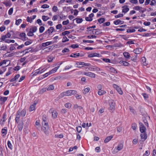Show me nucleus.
I'll use <instances>...</instances> for the list:
<instances>
[{
	"mask_svg": "<svg viewBox=\"0 0 156 156\" xmlns=\"http://www.w3.org/2000/svg\"><path fill=\"white\" fill-rule=\"evenodd\" d=\"M26 110L25 109H20L17 112L15 118L16 122L18 123L20 117H24L26 114Z\"/></svg>",
	"mask_w": 156,
	"mask_h": 156,
	"instance_id": "1",
	"label": "nucleus"
},
{
	"mask_svg": "<svg viewBox=\"0 0 156 156\" xmlns=\"http://www.w3.org/2000/svg\"><path fill=\"white\" fill-rule=\"evenodd\" d=\"M115 103L113 100H112L109 102L110 107L109 110L110 112H112L115 110Z\"/></svg>",
	"mask_w": 156,
	"mask_h": 156,
	"instance_id": "2",
	"label": "nucleus"
},
{
	"mask_svg": "<svg viewBox=\"0 0 156 156\" xmlns=\"http://www.w3.org/2000/svg\"><path fill=\"white\" fill-rule=\"evenodd\" d=\"M123 145L121 143L119 144L117 147L114 150L113 153H115L121 150L123 148Z\"/></svg>",
	"mask_w": 156,
	"mask_h": 156,
	"instance_id": "3",
	"label": "nucleus"
},
{
	"mask_svg": "<svg viewBox=\"0 0 156 156\" xmlns=\"http://www.w3.org/2000/svg\"><path fill=\"white\" fill-rule=\"evenodd\" d=\"M88 32H90V33L91 34V32H92V33L93 34H95L96 35H98L99 34L102 33L101 30L99 29L91 30L90 29L88 30Z\"/></svg>",
	"mask_w": 156,
	"mask_h": 156,
	"instance_id": "4",
	"label": "nucleus"
},
{
	"mask_svg": "<svg viewBox=\"0 0 156 156\" xmlns=\"http://www.w3.org/2000/svg\"><path fill=\"white\" fill-rule=\"evenodd\" d=\"M65 92L66 96H69L76 94L77 93V91L75 90H69L66 91Z\"/></svg>",
	"mask_w": 156,
	"mask_h": 156,
	"instance_id": "5",
	"label": "nucleus"
},
{
	"mask_svg": "<svg viewBox=\"0 0 156 156\" xmlns=\"http://www.w3.org/2000/svg\"><path fill=\"white\" fill-rule=\"evenodd\" d=\"M54 29L53 27H51L48 28V29L45 31L44 33L43 34L44 35L47 34L48 33L49 35L51 34L54 31Z\"/></svg>",
	"mask_w": 156,
	"mask_h": 156,
	"instance_id": "6",
	"label": "nucleus"
},
{
	"mask_svg": "<svg viewBox=\"0 0 156 156\" xmlns=\"http://www.w3.org/2000/svg\"><path fill=\"white\" fill-rule=\"evenodd\" d=\"M84 74L91 78H94L95 77V74L90 72H84Z\"/></svg>",
	"mask_w": 156,
	"mask_h": 156,
	"instance_id": "7",
	"label": "nucleus"
},
{
	"mask_svg": "<svg viewBox=\"0 0 156 156\" xmlns=\"http://www.w3.org/2000/svg\"><path fill=\"white\" fill-rule=\"evenodd\" d=\"M140 129L141 133L146 132V129L142 123H140Z\"/></svg>",
	"mask_w": 156,
	"mask_h": 156,
	"instance_id": "8",
	"label": "nucleus"
},
{
	"mask_svg": "<svg viewBox=\"0 0 156 156\" xmlns=\"http://www.w3.org/2000/svg\"><path fill=\"white\" fill-rule=\"evenodd\" d=\"M19 36L21 37L20 39L23 41H25L28 39V38L26 37L25 33H24L23 32L20 33Z\"/></svg>",
	"mask_w": 156,
	"mask_h": 156,
	"instance_id": "9",
	"label": "nucleus"
},
{
	"mask_svg": "<svg viewBox=\"0 0 156 156\" xmlns=\"http://www.w3.org/2000/svg\"><path fill=\"white\" fill-rule=\"evenodd\" d=\"M113 87L115 88L118 92L120 94H122V90L121 88L118 86L116 84H114L113 85Z\"/></svg>",
	"mask_w": 156,
	"mask_h": 156,
	"instance_id": "10",
	"label": "nucleus"
},
{
	"mask_svg": "<svg viewBox=\"0 0 156 156\" xmlns=\"http://www.w3.org/2000/svg\"><path fill=\"white\" fill-rule=\"evenodd\" d=\"M23 121H21L20 122H19L18 125V127L19 130L21 131L23 127Z\"/></svg>",
	"mask_w": 156,
	"mask_h": 156,
	"instance_id": "11",
	"label": "nucleus"
},
{
	"mask_svg": "<svg viewBox=\"0 0 156 156\" xmlns=\"http://www.w3.org/2000/svg\"><path fill=\"white\" fill-rule=\"evenodd\" d=\"M7 98L0 96V104H3L7 100Z\"/></svg>",
	"mask_w": 156,
	"mask_h": 156,
	"instance_id": "12",
	"label": "nucleus"
},
{
	"mask_svg": "<svg viewBox=\"0 0 156 156\" xmlns=\"http://www.w3.org/2000/svg\"><path fill=\"white\" fill-rule=\"evenodd\" d=\"M128 6L127 5H125L123 6L122 8L123 9L122 10V12H123L126 13L129 11V9L128 8Z\"/></svg>",
	"mask_w": 156,
	"mask_h": 156,
	"instance_id": "13",
	"label": "nucleus"
},
{
	"mask_svg": "<svg viewBox=\"0 0 156 156\" xmlns=\"http://www.w3.org/2000/svg\"><path fill=\"white\" fill-rule=\"evenodd\" d=\"M36 103H34L32 105L30 106V108L29 109V111L30 112H31L35 110V106L36 105Z\"/></svg>",
	"mask_w": 156,
	"mask_h": 156,
	"instance_id": "14",
	"label": "nucleus"
},
{
	"mask_svg": "<svg viewBox=\"0 0 156 156\" xmlns=\"http://www.w3.org/2000/svg\"><path fill=\"white\" fill-rule=\"evenodd\" d=\"M141 138L142 139H144V140H145L147 138V134L146 132L141 133L140 134Z\"/></svg>",
	"mask_w": 156,
	"mask_h": 156,
	"instance_id": "15",
	"label": "nucleus"
},
{
	"mask_svg": "<svg viewBox=\"0 0 156 156\" xmlns=\"http://www.w3.org/2000/svg\"><path fill=\"white\" fill-rule=\"evenodd\" d=\"M142 49L140 48H138L135 49L134 51V52L136 54H139L142 51Z\"/></svg>",
	"mask_w": 156,
	"mask_h": 156,
	"instance_id": "16",
	"label": "nucleus"
},
{
	"mask_svg": "<svg viewBox=\"0 0 156 156\" xmlns=\"http://www.w3.org/2000/svg\"><path fill=\"white\" fill-rule=\"evenodd\" d=\"M124 23V21L119 20H115L114 21V23L116 25H118L119 24H123Z\"/></svg>",
	"mask_w": 156,
	"mask_h": 156,
	"instance_id": "17",
	"label": "nucleus"
},
{
	"mask_svg": "<svg viewBox=\"0 0 156 156\" xmlns=\"http://www.w3.org/2000/svg\"><path fill=\"white\" fill-rule=\"evenodd\" d=\"M59 67V66L56 67L53 69L52 70H51L49 72V73L50 74H52L53 73H55L57 70L58 69V68Z\"/></svg>",
	"mask_w": 156,
	"mask_h": 156,
	"instance_id": "18",
	"label": "nucleus"
},
{
	"mask_svg": "<svg viewBox=\"0 0 156 156\" xmlns=\"http://www.w3.org/2000/svg\"><path fill=\"white\" fill-rule=\"evenodd\" d=\"M113 137L112 136H108L104 140V142L105 143H107Z\"/></svg>",
	"mask_w": 156,
	"mask_h": 156,
	"instance_id": "19",
	"label": "nucleus"
},
{
	"mask_svg": "<svg viewBox=\"0 0 156 156\" xmlns=\"http://www.w3.org/2000/svg\"><path fill=\"white\" fill-rule=\"evenodd\" d=\"M119 63L126 66H127L129 64L128 62L123 61H120L119 62Z\"/></svg>",
	"mask_w": 156,
	"mask_h": 156,
	"instance_id": "20",
	"label": "nucleus"
},
{
	"mask_svg": "<svg viewBox=\"0 0 156 156\" xmlns=\"http://www.w3.org/2000/svg\"><path fill=\"white\" fill-rule=\"evenodd\" d=\"M43 129L44 131V132L46 134H47L48 133V126H43Z\"/></svg>",
	"mask_w": 156,
	"mask_h": 156,
	"instance_id": "21",
	"label": "nucleus"
},
{
	"mask_svg": "<svg viewBox=\"0 0 156 156\" xmlns=\"http://www.w3.org/2000/svg\"><path fill=\"white\" fill-rule=\"evenodd\" d=\"M51 42H47L45 43H42V46L43 47H45L48 46L51 44Z\"/></svg>",
	"mask_w": 156,
	"mask_h": 156,
	"instance_id": "22",
	"label": "nucleus"
},
{
	"mask_svg": "<svg viewBox=\"0 0 156 156\" xmlns=\"http://www.w3.org/2000/svg\"><path fill=\"white\" fill-rule=\"evenodd\" d=\"M99 54L97 53H92L89 54L88 55V57L89 58H91L94 57H98V56Z\"/></svg>",
	"mask_w": 156,
	"mask_h": 156,
	"instance_id": "23",
	"label": "nucleus"
},
{
	"mask_svg": "<svg viewBox=\"0 0 156 156\" xmlns=\"http://www.w3.org/2000/svg\"><path fill=\"white\" fill-rule=\"evenodd\" d=\"M123 55L125 58H128L130 57V55L128 52H125L123 53Z\"/></svg>",
	"mask_w": 156,
	"mask_h": 156,
	"instance_id": "24",
	"label": "nucleus"
},
{
	"mask_svg": "<svg viewBox=\"0 0 156 156\" xmlns=\"http://www.w3.org/2000/svg\"><path fill=\"white\" fill-rule=\"evenodd\" d=\"M2 118L3 119H1V124H3L5 121V120L6 118V114L5 113H4L3 114Z\"/></svg>",
	"mask_w": 156,
	"mask_h": 156,
	"instance_id": "25",
	"label": "nucleus"
},
{
	"mask_svg": "<svg viewBox=\"0 0 156 156\" xmlns=\"http://www.w3.org/2000/svg\"><path fill=\"white\" fill-rule=\"evenodd\" d=\"M33 33L36 32L37 30V28L36 26H34L30 29V30Z\"/></svg>",
	"mask_w": 156,
	"mask_h": 156,
	"instance_id": "26",
	"label": "nucleus"
},
{
	"mask_svg": "<svg viewBox=\"0 0 156 156\" xmlns=\"http://www.w3.org/2000/svg\"><path fill=\"white\" fill-rule=\"evenodd\" d=\"M58 115V113L57 112L55 111L52 114V116L53 119H55Z\"/></svg>",
	"mask_w": 156,
	"mask_h": 156,
	"instance_id": "27",
	"label": "nucleus"
},
{
	"mask_svg": "<svg viewBox=\"0 0 156 156\" xmlns=\"http://www.w3.org/2000/svg\"><path fill=\"white\" fill-rule=\"evenodd\" d=\"M106 93V92L103 90H100L98 92V94L99 95H101L103 94H105Z\"/></svg>",
	"mask_w": 156,
	"mask_h": 156,
	"instance_id": "28",
	"label": "nucleus"
},
{
	"mask_svg": "<svg viewBox=\"0 0 156 156\" xmlns=\"http://www.w3.org/2000/svg\"><path fill=\"white\" fill-rule=\"evenodd\" d=\"M74 20H76V22L77 23H81L83 21V20L82 18H76Z\"/></svg>",
	"mask_w": 156,
	"mask_h": 156,
	"instance_id": "29",
	"label": "nucleus"
},
{
	"mask_svg": "<svg viewBox=\"0 0 156 156\" xmlns=\"http://www.w3.org/2000/svg\"><path fill=\"white\" fill-rule=\"evenodd\" d=\"M141 60L142 64L146 66L147 65V64L146 62V59L145 57H142L141 58Z\"/></svg>",
	"mask_w": 156,
	"mask_h": 156,
	"instance_id": "30",
	"label": "nucleus"
},
{
	"mask_svg": "<svg viewBox=\"0 0 156 156\" xmlns=\"http://www.w3.org/2000/svg\"><path fill=\"white\" fill-rule=\"evenodd\" d=\"M84 64H85V63L82 62H78L76 63V65L78 66L79 65H83L82 66H77V67L81 68L84 66Z\"/></svg>",
	"mask_w": 156,
	"mask_h": 156,
	"instance_id": "31",
	"label": "nucleus"
},
{
	"mask_svg": "<svg viewBox=\"0 0 156 156\" xmlns=\"http://www.w3.org/2000/svg\"><path fill=\"white\" fill-rule=\"evenodd\" d=\"M22 22L21 19H19L18 20H16L15 24L17 26H18Z\"/></svg>",
	"mask_w": 156,
	"mask_h": 156,
	"instance_id": "32",
	"label": "nucleus"
},
{
	"mask_svg": "<svg viewBox=\"0 0 156 156\" xmlns=\"http://www.w3.org/2000/svg\"><path fill=\"white\" fill-rule=\"evenodd\" d=\"M49 17L47 16H42V19L44 21H46L49 19Z\"/></svg>",
	"mask_w": 156,
	"mask_h": 156,
	"instance_id": "33",
	"label": "nucleus"
},
{
	"mask_svg": "<svg viewBox=\"0 0 156 156\" xmlns=\"http://www.w3.org/2000/svg\"><path fill=\"white\" fill-rule=\"evenodd\" d=\"M54 87L52 85H49L47 88L48 90H50L54 89Z\"/></svg>",
	"mask_w": 156,
	"mask_h": 156,
	"instance_id": "34",
	"label": "nucleus"
},
{
	"mask_svg": "<svg viewBox=\"0 0 156 156\" xmlns=\"http://www.w3.org/2000/svg\"><path fill=\"white\" fill-rule=\"evenodd\" d=\"M98 22L100 23L101 24L105 21V19L104 18H101L98 20Z\"/></svg>",
	"mask_w": 156,
	"mask_h": 156,
	"instance_id": "35",
	"label": "nucleus"
},
{
	"mask_svg": "<svg viewBox=\"0 0 156 156\" xmlns=\"http://www.w3.org/2000/svg\"><path fill=\"white\" fill-rule=\"evenodd\" d=\"M7 130L6 129H3L2 130V133L3 135V136H5L7 133Z\"/></svg>",
	"mask_w": 156,
	"mask_h": 156,
	"instance_id": "36",
	"label": "nucleus"
},
{
	"mask_svg": "<svg viewBox=\"0 0 156 156\" xmlns=\"http://www.w3.org/2000/svg\"><path fill=\"white\" fill-rule=\"evenodd\" d=\"M90 90V88L89 87L86 88L84 90V91L83 92V93L84 94H86V93L88 92Z\"/></svg>",
	"mask_w": 156,
	"mask_h": 156,
	"instance_id": "37",
	"label": "nucleus"
},
{
	"mask_svg": "<svg viewBox=\"0 0 156 156\" xmlns=\"http://www.w3.org/2000/svg\"><path fill=\"white\" fill-rule=\"evenodd\" d=\"M64 96H66V94L65 92H64L61 94L59 95V98H61L63 97Z\"/></svg>",
	"mask_w": 156,
	"mask_h": 156,
	"instance_id": "38",
	"label": "nucleus"
},
{
	"mask_svg": "<svg viewBox=\"0 0 156 156\" xmlns=\"http://www.w3.org/2000/svg\"><path fill=\"white\" fill-rule=\"evenodd\" d=\"M143 9L142 7H140L139 6H137L133 7V9H135L136 10H140V9Z\"/></svg>",
	"mask_w": 156,
	"mask_h": 156,
	"instance_id": "39",
	"label": "nucleus"
},
{
	"mask_svg": "<svg viewBox=\"0 0 156 156\" xmlns=\"http://www.w3.org/2000/svg\"><path fill=\"white\" fill-rule=\"evenodd\" d=\"M44 29L45 28L44 27L41 26L39 28V32H40V33H42L43 32V31L44 30Z\"/></svg>",
	"mask_w": 156,
	"mask_h": 156,
	"instance_id": "40",
	"label": "nucleus"
},
{
	"mask_svg": "<svg viewBox=\"0 0 156 156\" xmlns=\"http://www.w3.org/2000/svg\"><path fill=\"white\" fill-rule=\"evenodd\" d=\"M83 41L84 43H93L94 42V41H92V40H83Z\"/></svg>",
	"mask_w": 156,
	"mask_h": 156,
	"instance_id": "41",
	"label": "nucleus"
},
{
	"mask_svg": "<svg viewBox=\"0 0 156 156\" xmlns=\"http://www.w3.org/2000/svg\"><path fill=\"white\" fill-rule=\"evenodd\" d=\"M65 106L67 108H69L71 107V104L69 103H66L65 105Z\"/></svg>",
	"mask_w": 156,
	"mask_h": 156,
	"instance_id": "42",
	"label": "nucleus"
},
{
	"mask_svg": "<svg viewBox=\"0 0 156 156\" xmlns=\"http://www.w3.org/2000/svg\"><path fill=\"white\" fill-rule=\"evenodd\" d=\"M131 59L132 61L135 62L137 59V55H136L135 56L132 57Z\"/></svg>",
	"mask_w": 156,
	"mask_h": 156,
	"instance_id": "43",
	"label": "nucleus"
},
{
	"mask_svg": "<svg viewBox=\"0 0 156 156\" xmlns=\"http://www.w3.org/2000/svg\"><path fill=\"white\" fill-rule=\"evenodd\" d=\"M7 145L8 146V147L11 149H12V145L10 143V142L9 141H8L7 143Z\"/></svg>",
	"mask_w": 156,
	"mask_h": 156,
	"instance_id": "44",
	"label": "nucleus"
},
{
	"mask_svg": "<svg viewBox=\"0 0 156 156\" xmlns=\"http://www.w3.org/2000/svg\"><path fill=\"white\" fill-rule=\"evenodd\" d=\"M129 108L131 112H132L134 114L135 113V111L134 109L132 107L129 106Z\"/></svg>",
	"mask_w": 156,
	"mask_h": 156,
	"instance_id": "45",
	"label": "nucleus"
},
{
	"mask_svg": "<svg viewBox=\"0 0 156 156\" xmlns=\"http://www.w3.org/2000/svg\"><path fill=\"white\" fill-rule=\"evenodd\" d=\"M79 45L77 44H73L71 46V47L73 48H78Z\"/></svg>",
	"mask_w": 156,
	"mask_h": 156,
	"instance_id": "46",
	"label": "nucleus"
},
{
	"mask_svg": "<svg viewBox=\"0 0 156 156\" xmlns=\"http://www.w3.org/2000/svg\"><path fill=\"white\" fill-rule=\"evenodd\" d=\"M142 94L145 99H147L148 98V95L145 93H143Z\"/></svg>",
	"mask_w": 156,
	"mask_h": 156,
	"instance_id": "47",
	"label": "nucleus"
},
{
	"mask_svg": "<svg viewBox=\"0 0 156 156\" xmlns=\"http://www.w3.org/2000/svg\"><path fill=\"white\" fill-rule=\"evenodd\" d=\"M37 8H35L34 9H33L31 10H28L27 12L28 13H30V12H37Z\"/></svg>",
	"mask_w": 156,
	"mask_h": 156,
	"instance_id": "48",
	"label": "nucleus"
},
{
	"mask_svg": "<svg viewBox=\"0 0 156 156\" xmlns=\"http://www.w3.org/2000/svg\"><path fill=\"white\" fill-rule=\"evenodd\" d=\"M32 48H30L27 49H26L25 50V54H26L28 53L29 52L31 51L32 50Z\"/></svg>",
	"mask_w": 156,
	"mask_h": 156,
	"instance_id": "49",
	"label": "nucleus"
},
{
	"mask_svg": "<svg viewBox=\"0 0 156 156\" xmlns=\"http://www.w3.org/2000/svg\"><path fill=\"white\" fill-rule=\"evenodd\" d=\"M137 127L136 124L135 123H134L132 124V129L134 130H135L136 129V127Z\"/></svg>",
	"mask_w": 156,
	"mask_h": 156,
	"instance_id": "50",
	"label": "nucleus"
},
{
	"mask_svg": "<svg viewBox=\"0 0 156 156\" xmlns=\"http://www.w3.org/2000/svg\"><path fill=\"white\" fill-rule=\"evenodd\" d=\"M13 11V8H10L8 12V14L10 15L12 14Z\"/></svg>",
	"mask_w": 156,
	"mask_h": 156,
	"instance_id": "51",
	"label": "nucleus"
},
{
	"mask_svg": "<svg viewBox=\"0 0 156 156\" xmlns=\"http://www.w3.org/2000/svg\"><path fill=\"white\" fill-rule=\"evenodd\" d=\"M55 136L56 138H62L63 137L62 134L55 135Z\"/></svg>",
	"mask_w": 156,
	"mask_h": 156,
	"instance_id": "52",
	"label": "nucleus"
},
{
	"mask_svg": "<svg viewBox=\"0 0 156 156\" xmlns=\"http://www.w3.org/2000/svg\"><path fill=\"white\" fill-rule=\"evenodd\" d=\"M76 130L78 132L80 133L81 131L82 130V127L80 126H78L76 127Z\"/></svg>",
	"mask_w": 156,
	"mask_h": 156,
	"instance_id": "53",
	"label": "nucleus"
},
{
	"mask_svg": "<svg viewBox=\"0 0 156 156\" xmlns=\"http://www.w3.org/2000/svg\"><path fill=\"white\" fill-rule=\"evenodd\" d=\"M49 7V6L48 5L45 4L42 5L41 7V8L44 9H45L48 8Z\"/></svg>",
	"mask_w": 156,
	"mask_h": 156,
	"instance_id": "54",
	"label": "nucleus"
},
{
	"mask_svg": "<svg viewBox=\"0 0 156 156\" xmlns=\"http://www.w3.org/2000/svg\"><path fill=\"white\" fill-rule=\"evenodd\" d=\"M3 3L6 5V6H10V3L9 2H4Z\"/></svg>",
	"mask_w": 156,
	"mask_h": 156,
	"instance_id": "55",
	"label": "nucleus"
},
{
	"mask_svg": "<svg viewBox=\"0 0 156 156\" xmlns=\"http://www.w3.org/2000/svg\"><path fill=\"white\" fill-rule=\"evenodd\" d=\"M27 35L29 36H33L34 34L30 30L29 32L27 33Z\"/></svg>",
	"mask_w": 156,
	"mask_h": 156,
	"instance_id": "56",
	"label": "nucleus"
},
{
	"mask_svg": "<svg viewBox=\"0 0 156 156\" xmlns=\"http://www.w3.org/2000/svg\"><path fill=\"white\" fill-rule=\"evenodd\" d=\"M134 40H131V41H127L126 42V44H134V42L133 41Z\"/></svg>",
	"mask_w": 156,
	"mask_h": 156,
	"instance_id": "57",
	"label": "nucleus"
},
{
	"mask_svg": "<svg viewBox=\"0 0 156 156\" xmlns=\"http://www.w3.org/2000/svg\"><path fill=\"white\" fill-rule=\"evenodd\" d=\"M136 31V30L135 29H133L132 30L131 29H128L127 30V33H133L134 32Z\"/></svg>",
	"mask_w": 156,
	"mask_h": 156,
	"instance_id": "58",
	"label": "nucleus"
},
{
	"mask_svg": "<svg viewBox=\"0 0 156 156\" xmlns=\"http://www.w3.org/2000/svg\"><path fill=\"white\" fill-rule=\"evenodd\" d=\"M42 124L43 126H48V123L47 121H44L42 122Z\"/></svg>",
	"mask_w": 156,
	"mask_h": 156,
	"instance_id": "59",
	"label": "nucleus"
},
{
	"mask_svg": "<svg viewBox=\"0 0 156 156\" xmlns=\"http://www.w3.org/2000/svg\"><path fill=\"white\" fill-rule=\"evenodd\" d=\"M42 124L43 126H48V123L47 121H44L42 122Z\"/></svg>",
	"mask_w": 156,
	"mask_h": 156,
	"instance_id": "60",
	"label": "nucleus"
},
{
	"mask_svg": "<svg viewBox=\"0 0 156 156\" xmlns=\"http://www.w3.org/2000/svg\"><path fill=\"white\" fill-rule=\"evenodd\" d=\"M27 21L28 22H29L30 23H31L32 22V18L28 16L27 19Z\"/></svg>",
	"mask_w": 156,
	"mask_h": 156,
	"instance_id": "61",
	"label": "nucleus"
},
{
	"mask_svg": "<svg viewBox=\"0 0 156 156\" xmlns=\"http://www.w3.org/2000/svg\"><path fill=\"white\" fill-rule=\"evenodd\" d=\"M32 43V41L31 40L30 41H27L26 42H25V45H28L30 44H31Z\"/></svg>",
	"mask_w": 156,
	"mask_h": 156,
	"instance_id": "62",
	"label": "nucleus"
},
{
	"mask_svg": "<svg viewBox=\"0 0 156 156\" xmlns=\"http://www.w3.org/2000/svg\"><path fill=\"white\" fill-rule=\"evenodd\" d=\"M63 38L64 39H63L62 41L63 42H65L69 41V39L66 37H64Z\"/></svg>",
	"mask_w": 156,
	"mask_h": 156,
	"instance_id": "63",
	"label": "nucleus"
},
{
	"mask_svg": "<svg viewBox=\"0 0 156 156\" xmlns=\"http://www.w3.org/2000/svg\"><path fill=\"white\" fill-rule=\"evenodd\" d=\"M69 51V50L68 48H65L62 50V53H65V52H68Z\"/></svg>",
	"mask_w": 156,
	"mask_h": 156,
	"instance_id": "64",
	"label": "nucleus"
}]
</instances>
